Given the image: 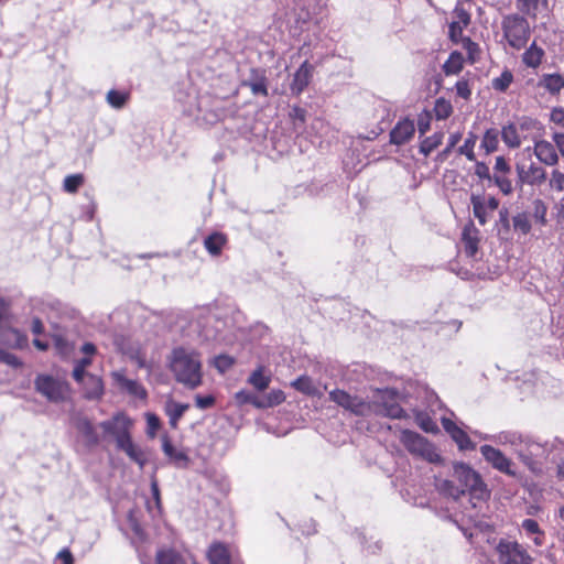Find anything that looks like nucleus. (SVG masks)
Wrapping results in <instances>:
<instances>
[{
  "instance_id": "13d9d810",
  "label": "nucleus",
  "mask_w": 564,
  "mask_h": 564,
  "mask_svg": "<svg viewBox=\"0 0 564 564\" xmlns=\"http://www.w3.org/2000/svg\"><path fill=\"white\" fill-rule=\"evenodd\" d=\"M234 365V359L226 355H219L214 359V366L220 371L225 372Z\"/></svg>"
},
{
  "instance_id": "f3484780",
  "label": "nucleus",
  "mask_w": 564,
  "mask_h": 564,
  "mask_svg": "<svg viewBox=\"0 0 564 564\" xmlns=\"http://www.w3.org/2000/svg\"><path fill=\"white\" fill-rule=\"evenodd\" d=\"M80 384L84 393V398L87 400H99L104 395L105 387L102 379L96 375L87 373L84 376Z\"/></svg>"
},
{
  "instance_id": "a19ab883",
  "label": "nucleus",
  "mask_w": 564,
  "mask_h": 564,
  "mask_svg": "<svg viewBox=\"0 0 564 564\" xmlns=\"http://www.w3.org/2000/svg\"><path fill=\"white\" fill-rule=\"evenodd\" d=\"M477 142V135L473 132L465 139L464 144L458 148V153L465 155L469 161H476L474 148Z\"/></svg>"
},
{
  "instance_id": "a18cd8bd",
  "label": "nucleus",
  "mask_w": 564,
  "mask_h": 564,
  "mask_svg": "<svg viewBox=\"0 0 564 564\" xmlns=\"http://www.w3.org/2000/svg\"><path fill=\"white\" fill-rule=\"evenodd\" d=\"M84 184L83 174H70L64 178L63 188L65 192L74 194Z\"/></svg>"
},
{
  "instance_id": "412c9836",
  "label": "nucleus",
  "mask_w": 564,
  "mask_h": 564,
  "mask_svg": "<svg viewBox=\"0 0 564 564\" xmlns=\"http://www.w3.org/2000/svg\"><path fill=\"white\" fill-rule=\"evenodd\" d=\"M545 460L546 465H554L557 468V474L562 475L564 467V444L561 442H554L552 444H549Z\"/></svg>"
},
{
  "instance_id": "6ab92c4d",
  "label": "nucleus",
  "mask_w": 564,
  "mask_h": 564,
  "mask_svg": "<svg viewBox=\"0 0 564 564\" xmlns=\"http://www.w3.org/2000/svg\"><path fill=\"white\" fill-rule=\"evenodd\" d=\"M534 154L538 160L549 166H554L558 163V154L552 142L546 140H539L534 143Z\"/></svg>"
},
{
  "instance_id": "6e6d98bb",
  "label": "nucleus",
  "mask_w": 564,
  "mask_h": 564,
  "mask_svg": "<svg viewBox=\"0 0 564 564\" xmlns=\"http://www.w3.org/2000/svg\"><path fill=\"white\" fill-rule=\"evenodd\" d=\"M9 333L13 336L14 343L11 344L12 348L23 349L28 346V337L25 334L17 328H10Z\"/></svg>"
},
{
  "instance_id": "2f4dec72",
  "label": "nucleus",
  "mask_w": 564,
  "mask_h": 564,
  "mask_svg": "<svg viewBox=\"0 0 564 564\" xmlns=\"http://www.w3.org/2000/svg\"><path fill=\"white\" fill-rule=\"evenodd\" d=\"M248 382L252 384L258 391H264L269 387L271 378L263 373L262 367H259L252 371L248 378Z\"/></svg>"
},
{
  "instance_id": "1a4fd4ad",
  "label": "nucleus",
  "mask_w": 564,
  "mask_h": 564,
  "mask_svg": "<svg viewBox=\"0 0 564 564\" xmlns=\"http://www.w3.org/2000/svg\"><path fill=\"white\" fill-rule=\"evenodd\" d=\"M496 550L501 564H532V557L518 542L501 540Z\"/></svg>"
},
{
  "instance_id": "f8f14e48",
  "label": "nucleus",
  "mask_w": 564,
  "mask_h": 564,
  "mask_svg": "<svg viewBox=\"0 0 564 564\" xmlns=\"http://www.w3.org/2000/svg\"><path fill=\"white\" fill-rule=\"evenodd\" d=\"M473 214L481 226H485L492 212L498 209L499 200L490 196L487 199L480 195H471Z\"/></svg>"
},
{
  "instance_id": "09e8293b",
  "label": "nucleus",
  "mask_w": 564,
  "mask_h": 564,
  "mask_svg": "<svg viewBox=\"0 0 564 564\" xmlns=\"http://www.w3.org/2000/svg\"><path fill=\"white\" fill-rule=\"evenodd\" d=\"M451 437L458 445L459 449L467 451L475 448V445L470 441L469 436L462 429L454 431V434L451 435Z\"/></svg>"
},
{
  "instance_id": "9b49d317",
  "label": "nucleus",
  "mask_w": 564,
  "mask_h": 564,
  "mask_svg": "<svg viewBox=\"0 0 564 564\" xmlns=\"http://www.w3.org/2000/svg\"><path fill=\"white\" fill-rule=\"evenodd\" d=\"M485 460L498 471L508 476H516V471L512 469L513 463L508 458L500 449L491 445H481L479 448Z\"/></svg>"
},
{
  "instance_id": "69168bd1",
  "label": "nucleus",
  "mask_w": 564,
  "mask_h": 564,
  "mask_svg": "<svg viewBox=\"0 0 564 564\" xmlns=\"http://www.w3.org/2000/svg\"><path fill=\"white\" fill-rule=\"evenodd\" d=\"M494 170H495V173L501 175V174H509L511 167L503 156H497Z\"/></svg>"
},
{
  "instance_id": "a211bd4d",
  "label": "nucleus",
  "mask_w": 564,
  "mask_h": 564,
  "mask_svg": "<svg viewBox=\"0 0 564 564\" xmlns=\"http://www.w3.org/2000/svg\"><path fill=\"white\" fill-rule=\"evenodd\" d=\"M112 378L116 382V384L121 389L124 390L130 395H133L139 399H145L147 398V390L143 388V386L138 382L137 380L129 379L124 376L123 371H115L112 372Z\"/></svg>"
},
{
  "instance_id": "473e14b6",
  "label": "nucleus",
  "mask_w": 564,
  "mask_h": 564,
  "mask_svg": "<svg viewBox=\"0 0 564 564\" xmlns=\"http://www.w3.org/2000/svg\"><path fill=\"white\" fill-rule=\"evenodd\" d=\"M501 138L509 148H518L521 144L518 129L512 123L502 128Z\"/></svg>"
},
{
  "instance_id": "c756f323",
  "label": "nucleus",
  "mask_w": 564,
  "mask_h": 564,
  "mask_svg": "<svg viewBox=\"0 0 564 564\" xmlns=\"http://www.w3.org/2000/svg\"><path fill=\"white\" fill-rule=\"evenodd\" d=\"M543 56H544V51L541 47L536 46L535 43H533L523 53V63L528 67L535 68L541 64Z\"/></svg>"
},
{
  "instance_id": "49530a36",
  "label": "nucleus",
  "mask_w": 564,
  "mask_h": 564,
  "mask_svg": "<svg viewBox=\"0 0 564 564\" xmlns=\"http://www.w3.org/2000/svg\"><path fill=\"white\" fill-rule=\"evenodd\" d=\"M91 365V358L90 357H84L75 362V367L73 369V378L76 382H82L84 379V376L88 372L86 369Z\"/></svg>"
},
{
  "instance_id": "ddd939ff",
  "label": "nucleus",
  "mask_w": 564,
  "mask_h": 564,
  "mask_svg": "<svg viewBox=\"0 0 564 564\" xmlns=\"http://www.w3.org/2000/svg\"><path fill=\"white\" fill-rule=\"evenodd\" d=\"M516 170L518 180L521 184L540 186L546 180V171L534 163H531L528 166L519 163L517 164Z\"/></svg>"
},
{
  "instance_id": "f257e3e1",
  "label": "nucleus",
  "mask_w": 564,
  "mask_h": 564,
  "mask_svg": "<svg viewBox=\"0 0 564 564\" xmlns=\"http://www.w3.org/2000/svg\"><path fill=\"white\" fill-rule=\"evenodd\" d=\"M169 366L175 380L186 388L196 389L202 384V361L196 351L184 347L173 349Z\"/></svg>"
},
{
  "instance_id": "f03ea898",
  "label": "nucleus",
  "mask_w": 564,
  "mask_h": 564,
  "mask_svg": "<svg viewBox=\"0 0 564 564\" xmlns=\"http://www.w3.org/2000/svg\"><path fill=\"white\" fill-rule=\"evenodd\" d=\"M369 415H380L390 419H402L404 410L399 403V392L394 389L376 390L369 401Z\"/></svg>"
},
{
  "instance_id": "6e6552de",
  "label": "nucleus",
  "mask_w": 564,
  "mask_h": 564,
  "mask_svg": "<svg viewBox=\"0 0 564 564\" xmlns=\"http://www.w3.org/2000/svg\"><path fill=\"white\" fill-rule=\"evenodd\" d=\"M132 425V420L122 412H119L110 420L102 421L100 423V427L104 432L115 437L117 446L126 440L131 438L130 430Z\"/></svg>"
},
{
  "instance_id": "3c124183",
  "label": "nucleus",
  "mask_w": 564,
  "mask_h": 564,
  "mask_svg": "<svg viewBox=\"0 0 564 564\" xmlns=\"http://www.w3.org/2000/svg\"><path fill=\"white\" fill-rule=\"evenodd\" d=\"M533 205H534L533 218L540 225L544 226L546 224V212H547L546 205L541 199L534 200Z\"/></svg>"
},
{
  "instance_id": "423d86ee",
  "label": "nucleus",
  "mask_w": 564,
  "mask_h": 564,
  "mask_svg": "<svg viewBox=\"0 0 564 564\" xmlns=\"http://www.w3.org/2000/svg\"><path fill=\"white\" fill-rule=\"evenodd\" d=\"M549 444H540L528 440L523 449H519V459L528 467L530 471L540 475L546 467L545 456L547 455Z\"/></svg>"
},
{
  "instance_id": "b1692460",
  "label": "nucleus",
  "mask_w": 564,
  "mask_h": 564,
  "mask_svg": "<svg viewBox=\"0 0 564 564\" xmlns=\"http://www.w3.org/2000/svg\"><path fill=\"white\" fill-rule=\"evenodd\" d=\"M188 408L189 405L186 403H180L173 400H169L166 402L165 412L169 416V423L173 429L177 427L180 419L184 415Z\"/></svg>"
},
{
  "instance_id": "4d7b16f0",
  "label": "nucleus",
  "mask_w": 564,
  "mask_h": 564,
  "mask_svg": "<svg viewBox=\"0 0 564 564\" xmlns=\"http://www.w3.org/2000/svg\"><path fill=\"white\" fill-rule=\"evenodd\" d=\"M0 362L9 365L13 368H19L22 366V361L20 358L11 352H8L0 348Z\"/></svg>"
},
{
  "instance_id": "7c9ffc66",
  "label": "nucleus",
  "mask_w": 564,
  "mask_h": 564,
  "mask_svg": "<svg viewBox=\"0 0 564 564\" xmlns=\"http://www.w3.org/2000/svg\"><path fill=\"white\" fill-rule=\"evenodd\" d=\"M436 488L441 494L448 496L455 500L463 496V489L459 488L458 485H455L453 480L437 479Z\"/></svg>"
},
{
  "instance_id": "9d476101",
  "label": "nucleus",
  "mask_w": 564,
  "mask_h": 564,
  "mask_svg": "<svg viewBox=\"0 0 564 564\" xmlns=\"http://www.w3.org/2000/svg\"><path fill=\"white\" fill-rule=\"evenodd\" d=\"M329 399L343 409L358 416L369 415V404L358 395H351L348 392L335 389L329 392Z\"/></svg>"
},
{
  "instance_id": "2eb2a0df",
  "label": "nucleus",
  "mask_w": 564,
  "mask_h": 564,
  "mask_svg": "<svg viewBox=\"0 0 564 564\" xmlns=\"http://www.w3.org/2000/svg\"><path fill=\"white\" fill-rule=\"evenodd\" d=\"M415 133V124L413 120L404 118L400 120L390 131V142L395 145L408 143Z\"/></svg>"
},
{
  "instance_id": "ea45409f",
  "label": "nucleus",
  "mask_w": 564,
  "mask_h": 564,
  "mask_svg": "<svg viewBox=\"0 0 564 564\" xmlns=\"http://www.w3.org/2000/svg\"><path fill=\"white\" fill-rule=\"evenodd\" d=\"M513 228L522 235H528L531 230L530 216L527 213H518L512 218Z\"/></svg>"
},
{
  "instance_id": "72a5a7b5",
  "label": "nucleus",
  "mask_w": 564,
  "mask_h": 564,
  "mask_svg": "<svg viewBox=\"0 0 564 564\" xmlns=\"http://www.w3.org/2000/svg\"><path fill=\"white\" fill-rule=\"evenodd\" d=\"M521 528L525 531L528 535H534L533 542L536 545H542L543 532L540 530L539 523L535 520L524 519L521 523Z\"/></svg>"
},
{
  "instance_id": "79ce46f5",
  "label": "nucleus",
  "mask_w": 564,
  "mask_h": 564,
  "mask_svg": "<svg viewBox=\"0 0 564 564\" xmlns=\"http://www.w3.org/2000/svg\"><path fill=\"white\" fill-rule=\"evenodd\" d=\"M512 82V73L509 69H506L499 77H496L491 80V86L495 90L503 93L509 88Z\"/></svg>"
},
{
  "instance_id": "0eeeda50",
  "label": "nucleus",
  "mask_w": 564,
  "mask_h": 564,
  "mask_svg": "<svg viewBox=\"0 0 564 564\" xmlns=\"http://www.w3.org/2000/svg\"><path fill=\"white\" fill-rule=\"evenodd\" d=\"M35 390L53 403H59L67 399L69 386L67 382L47 375H40L34 381Z\"/></svg>"
},
{
  "instance_id": "39448f33",
  "label": "nucleus",
  "mask_w": 564,
  "mask_h": 564,
  "mask_svg": "<svg viewBox=\"0 0 564 564\" xmlns=\"http://www.w3.org/2000/svg\"><path fill=\"white\" fill-rule=\"evenodd\" d=\"M400 441L412 455L421 457L429 463L441 462V456L434 445L421 434L404 430L401 433Z\"/></svg>"
},
{
  "instance_id": "bb28decb",
  "label": "nucleus",
  "mask_w": 564,
  "mask_h": 564,
  "mask_svg": "<svg viewBox=\"0 0 564 564\" xmlns=\"http://www.w3.org/2000/svg\"><path fill=\"white\" fill-rule=\"evenodd\" d=\"M225 243L226 237L219 232H214L204 240V246L212 256H219Z\"/></svg>"
},
{
  "instance_id": "0e129e2a",
  "label": "nucleus",
  "mask_w": 564,
  "mask_h": 564,
  "mask_svg": "<svg viewBox=\"0 0 564 564\" xmlns=\"http://www.w3.org/2000/svg\"><path fill=\"white\" fill-rule=\"evenodd\" d=\"M475 174L481 180H488L491 182L492 175L490 174L489 167L484 162H476Z\"/></svg>"
},
{
  "instance_id": "e433bc0d",
  "label": "nucleus",
  "mask_w": 564,
  "mask_h": 564,
  "mask_svg": "<svg viewBox=\"0 0 564 564\" xmlns=\"http://www.w3.org/2000/svg\"><path fill=\"white\" fill-rule=\"evenodd\" d=\"M463 242L465 247V253L468 257H475L478 251V238L469 228H464Z\"/></svg>"
},
{
  "instance_id": "aec40b11",
  "label": "nucleus",
  "mask_w": 564,
  "mask_h": 564,
  "mask_svg": "<svg viewBox=\"0 0 564 564\" xmlns=\"http://www.w3.org/2000/svg\"><path fill=\"white\" fill-rule=\"evenodd\" d=\"M538 86L550 95L556 96L564 89V77L558 73L543 74L539 78Z\"/></svg>"
},
{
  "instance_id": "c9c22d12",
  "label": "nucleus",
  "mask_w": 564,
  "mask_h": 564,
  "mask_svg": "<svg viewBox=\"0 0 564 564\" xmlns=\"http://www.w3.org/2000/svg\"><path fill=\"white\" fill-rule=\"evenodd\" d=\"M499 132L496 129H488L481 140V148L489 154L498 149Z\"/></svg>"
},
{
  "instance_id": "e2e57ef3",
  "label": "nucleus",
  "mask_w": 564,
  "mask_h": 564,
  "mask_svg": "<svg viewBox=\"0 0 564 564\" xmlns=\"http://www.w3.org/2000/svg\"><path fill=\"white\" fill-rule=\"evenodd\" d=\"M247 86L250 88V90L252 91L253 95H262V96L268 95V89H267L264 78H261V79H258L254 82H250L247 84Z\"/></svg>"
},
{
  "instance_id": "58836bf2",
  "label": "nucleus",
  "mask_w": 564,
  "mask_h": 564,
  "mask_svg": "<svg viewBox=\"0 0 564 564\" xmlns=\"http://www.w3.org/2000/svg\"><path fill=\"white\" fill-rule=\"evenodd\" d=\"M290 118L293 122L294 130L297 133L303 132L306 121V110L301 107H293L290 111Z\"/></svg>"
},
{
  "instance_id": "cd10ccee",
  "label": "nucleus",
  "mask_w": 564,
  "mask_h": 564,
  "mask_svg": "<svg viewBox=\"0 0 564 564\" xmlns=\"http://www.w3.org/2000/svg\"><path fill=\"white\" fill-rule=\"evenodd\" d=\"M285 400V394L282 390H271L270 392L260 395L258 409H267L281 404Z\"/></svg>"
},
{
  "instance_id": "8fccbe9b",
  "label": "nucleus",
  "mask_w": 564,
  "mask_h": 564,
  "mask_svg": "<svg viewBox=\"0 0 564 564\" xmlns=\"http://www.w3.org/2000/svg\"><path fill=\"white\" fill-rule=\"evenodd\" d=\"M236 401L240 404H252L258 408L260 395H257L250 391L240 390L235 395Z\"/></svg>"
},
{
  "instance_id": "774afa93",
  "label": "nucleus",
  "mask_w": 564,
  "mask_h": 564,
  "mask_svg": "<svg viewBox=\"0 0 564 564\" xmlns=\"http://www.w3.org/2000/svg\"><path fill=\"white\" fill-rule=\"evenodd\" d=\"M553 145L555 147V151L557 150L560 154L564 158V133L555 132L552 135Z\"/></svg>"
},
{
  "instance_id": "4c0bfd02",
  "label": "nucleus",
  "mask_w": 564,
  "mask_h": 564,
  "mask_svg": "<svg viewBox=\"0 0 564 564\" xmlns=\"http://www.w3.org/2000/svg\"><path fill=\"white\" fill-rule=\"evenodd\" d=\"M443 133H434L431 137L425 138L420 144V153L424 156L431 154L438 145L442 144Z\"/></svg>"
},
{
  "instance_id": "680f3d73",
  "label": "nucleus",
  "mask_w": 564,
  "mask_h": 564,
  "mask_svg": "<svg viewBox=\"0 0 564 564\" xmlns=\"http://www.w3.org/2000/svg\"><path fill=\"white\" fill-rule=\"evenodd\" d=\"M455 88H456L457 96H459L460 98H463L465 100L469 99V97L471 95V90H470L468 80H466V79L458 80L455 85Z\"/></svg>"
},
{
  "instance_id": "5701e85b",
  "label": "nucleus",
  "mask_w": 564,
  "mask_h": 564,
  "mask_svg": "<svg viewBox=\"0 0 564 564\" xmlns=\"http://www.w3.org/2000/svg\"><path fill=\"white\" fill-rule=\"evenodd\" d=\"M120 451L124 452L128 457L137 463L139 467L142 469L147 463V458L144 456L143 451L135 445L131 438L126 440L123 443L117 446Z\"/></svg>"
},
{
  "instance_id": "864d4df0",
  "label": "nucleus",
  "mask_w": 564,
  "mask_h": 564,
  "mask_svg": "<svg viewBox=\"0 0 564 564\" xmlns=\"http://www.w3.org/2000/svg\"><path fill=\"white\" fill-rule=\"evenodd\" d=\"M180 557L173 551H160L156 554V564H178Z\"/></svg>"
},
{
  "instance_id": "bf43d9fd",
  "label": "nucleus",
  "mask_w": 564,
  "mask_h": 564,
  "mask_svg": "<svg viewBox=\"0 0 564 564\" xmlns=\"http://www.w3.org/2000/svg\"><path fill=\"white\" fill-rule=\"evenodd\" d=\"M419 426L425 432L433 433L437 431L436 423L430 419L427 415L419 414L417 415Z\"/></svg>"
},
{
  "instance_id": "7ed1b4c3",
  "label": "nucleus",
  "mask_w": 564,
  "mask_h": 564,
  "mask_svg": "<svg viewBox=\"0 0 564 564\" xmlns=\"http://www.w3.org/2000/svg\"><path fill=\"white\" fill-rule=\"evenodd\" d=\"M453 477L458 481L463 495L469 494L471 499L485 500L489 496L486 484L480 475L465 463H457L453 468Z\"/></svg>"
},
{
  "instance_id": "4468645a",
  "label": "nucleus",
  "mask_w": 564,
  "mask_h": 564,
  "mask_svg": "<svg viewBox=\"0 0 564 564\" xmlns=\"http://www.w3.org/2000/svg\"><path fill=\"white\" fill-rule=\"evenodd\" d=\"M484 438L491 440L499 445H509L519 456V449H523L530 437L516 431H502L494 436H485Z\"/></svg>"
},
{
  "instance_id": "f704fd0d",
  "label": "nucleus",
  "mask_w": 564,
  "mask_h": 564,
  "mask_svg": "<svg viewBox=\"0 0 564 564\" xmlns=\"http://www.w3.org/2000/svg\"><path fill=\"white\" fill-rule=\"evenodd\" d=\"M546 0H517L519 10L533 17H535L541 7L546 8Z\"/></svg>"
},
{
  "instance_id": "de8ad7c7",
  "label": "nucleus",
  "mask_w": 564,
  "mask_h": 564,
  "mask_svg": "<svg viewBox=\"0 0 564 564\" xmlns=\"http://www.w3.org/2000/svg\"><path fill=\"white\" fill-rule=\"evenodd\" d=\"M507 175L495 173L491 180L503 195H510L513 192L512 182Z\"/></svg>"
},
{
  "instance_id": "338daca9",
  "label": "nucleus",
  "mask_w": 564,
  "mask_h": 564,
  "mask_svg": "<svg viewBox=\"0 0 564 564\" xmlns=\"http://www.w3.org/2000/svg\"><path fill=\"white\" fill-rule=\"evenodd\" d=\"M550 120L553 123L564 128V108H562V107L553 108L550 113Z\"/></svg>"
},
{
  "instance_id": "37998d69",
  "label": "nucleus",
  "mask_w": 564,
  "mask_h": 564,
  "mask_svg": "<svg viewBox=\"0 0 564 564\" xmlns=\"http://www.w3.org/2000/svg\"><path fill=\"white\" fill-rule=\"evenodd\" d=\"M292 387L297 391L308 395H314L316 393V387L314 386L312 379L306 376L299 377L296 380H294L292 382Z\"/></svg>"
},
{
  "instance_id": "dca6fc26",
  "label": "nucleus",
  "mask_w": 564,
  "mask_h": 564,
  "mask_svg": "<svg viewBox=\"0 0 564 564\" xmlns=\"http://www.w3.org/2000/svg\"><path fill=\"white\" fill-rule=\"evenodd\" d=\"M313 65L307 61L302 63V65L294 73L292 83L290 85V89L293 95L299 96L305 90L313 77Z\"/></svg>"
},
{
  "instance_id": "20e7f679",
  "label": "nucleus",
  "mask_w": 564,
  "mask_h": 564,
  "mask_svg": "<svg viewBox=\"0 0 564 564\" xmlns=\"http://www.w3.org/2000/svg\"><path fill=\"white\" fill-rule=\"evenodd\" d=\"M501 26L503 37L511 47L520 50L525 46L530 36V26L527 19L519 14H509L502 19Z\"/></svg>"
},
{
  "instance_id": "603ef678",
  "label": "nucleus",
  "mask_w": 564,
  "mask_h": 564,
  "mask_svg": "<svg viewBox=\"0 0 564 564\" xmlns=\"http://www.w3.org/2000/svg\"><path fill=\"white\" fill-rule=\"evenodd\" d=\"M550 187L556 192L564 191V173L557 169H554L551 173Z\"/></svg>"
},
{
  "instance_id": "4be33fe9",
  "label": "nucleus",
  "mask_w": 564,
  "mask_h": 564,
  "mask_svg": "<svg viewBox=\"0 0 564 564\" xmlns=\"http://www.w3.org/2000/svg\"><path fill=\"white\" fill-rule=\"evenodd\" d=\"M75 427L83 435L88 445H97L99 443L98 433L87 417H77L75 421Z\"/></svg>"
},
{
  "instance_id": "5fc2aeb1",
  "label": "nucleus",
  "mask_w": 564,
  "mask_h": 564,
  "mask_svg": "<svg viewBox=\"0 0 564 564\" xmlns=\"http://www.w3.org/2000/svg\"><path fill=\"white\" fill-rule=\"evenodd\" d=\"M460 139H462V134L459 132L452 133L448 138L446 148L442 152L438 153L437 159L440 161H443L444 159H446L448 156V154L451 153V151L453 150V148H455L456 144L460 141Z\"/></svg>"
},
{
  "instance_id": "c85d7f7f",
  "label": "nucleus",
  "mask_w": 564,
  "mask_h": 564,
  "mask_svg": "<svg viewBox=\"0 0 564 564\" xmlns=\"http://www.w3.org/2000/svg\"><path fill=\"white\" fill-rule=\"evenodd\" d=\"M464 57L463 54L455 51L449 54V57L443 65V70L446 75H456L463 69Z\"/></svg>"
},
{
  "instance_id": "a878e982",
  "label": "nucleus",
  "mask_w": 564,
  "mask_h": 564,
  "mask_svg": "<svg viewBox=\"0 0 564 564\" xmlns=\"http://www.w3.org/2000/svg\"><path fill=\"white\" fill-rule=\"evenodd\" d=\"M207 555L210 564H231L229 552L223 543L212 544Z\"/></svg>"
},
{
  "instance_id": "052dcab7",
  "label": "nucleus",
  "mask_w": 564,
  "mask_h": 564,
  "mask_svg": "<svg viewBox=\"0 0 564 564\" xmlns=\"http://www.w3.org/2000/svg\"><path fill=\"white\" fill-rule=\"evenodd\" d=\"M435 111L437 119H446L452 113V106L445 100H437Z\"/></svg>"
},
{
  "instance_id": "c03bdc74",
  "label": "nucleus",
  "mask_w": 564,
  "mask_h": 564,
  "mask_svg": "<svg viewBox=\"0 0 564 564\" xmlns=\"http://www.w3.org/2000/svg\"><path fill=\"white\" fill-rule=\"evenodd\" d=\"M106 99L112 108L121 109L128 100V94L112 89L107 93Z\"/></svg>"
},
{
  "instance_id": "393cba45",
  "label": "nucleus",
  "mask_w": 564,
  "mask_h": 564,
  "mask_svg": "<svg viewBox=\"0 0 564 564\" xmlns=\"http://www.w3.org/2000/svg\"><path fill=\"white\" fill-rule=\"evenodd\" d=\"M162 449L164 454L173 460L177 466H186L188 463V457L183 451L176 449L169 437L164 436L162 438Z\"/></svg>"
}]
</instances>
